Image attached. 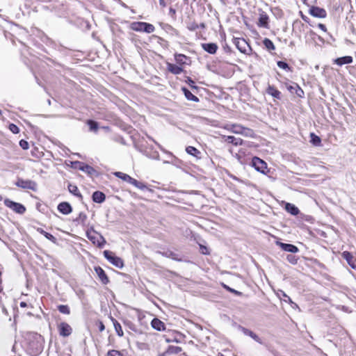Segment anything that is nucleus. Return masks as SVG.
I'll use <instances>...</instances> for the list:
<instances>
[{
	"label": "nucleus",
	"instance_id": "nucleus-24",
	"mask_svg": "<svg viewBox=\"0 0 356 356\" xmlns=\"http://www.w3.org/2000/svg\"><path fill=\"white\" fill-rule=\"evenodd\" d=\"M266 92L275 99H281V92L273 86L269 85L266 89Z\"/></svg>",
	"mask_w": 356,
	"mask_h": 356
},
{
	"label": "nucleus",
	"instance_id": "nucleus-36",
	"mask_svg": "<svg viewBox=\"0 0 356 356\" xmlns=\"http://www.w3.org/2000/svg\"><path fill=\"white\" fill-rule=\"evenodd\" d=\"M263 44L264 45V47H266V49L269 51H273L275 49V47L273 42L268 38H264V40H263Z\"/></svg>",
	"mask_w": 356,
	"mask_h": 356
},
{
	"label": "nucleus",
	"instance_id": "nucleus-45",
	"mask_svg": "<svg viewBox=\"0 0 356 356\" xmlns=\"http://www.w3.org/2000/svg\"><path fill=\"white\" fill-rule=\"evenodd\" d=\"M222 286L224 289H225L227 291H229L236 296H241L242 295V293L238 291H236L231 287H229V286L225 284H222Z\"/></svg>",
	"mask_w": 356,
	"mask_h": 356
},
{
	"label": "nucleus",
	"instance_id": "nucleus-7",
	"mask_svg": "<svg viewBox=\"0 0 356 356\" xmlns=\"http://www.w3.org/2000/svg\"><path fill=\"white\" fill-rule=\"evenodd\" d=\"M4 204L18 214H23L26 211V207L22 204L14 202L10 199H5Z\"/></svg>",
	"mask_w": 356,
	"mask_h": 356
},
{
	"label": "nucleus",
	"instance_id": "nucleus-16",
	"mask_svg": "<svg viewBox=\"0 0 356 356\" xmlns=\"http://www.w3.org/2000/svg\"><path fill=\"white\" fill-rule=\"evenodd\" d=\"M222 138L223 141L227 142L234 145V146L242 145L243 143V140L239 138H235L233 136H222Z\"/></svg>",
	"mask_w": 356,
	"mask_h": 356
},
{
	"label": "nucleus",
	"instance_id": "nucleus-61",
	"mask_svg": "<svg viewBox=\"0 0 356 356\" xmlns=\"http://www.w3.org/2000/svg\"><path fill=\"white\" fill-rule=\"evenodd\" d=\"M19 305L21 307H26L27 306V303L25 302H21Z\"/></svg>",
	"mask_w": 356,
	"mask_h": 356
},
{
	"label": "nucleus",
	"instance_id": "nucleus-14",
	"mask_svg": "<svg viewBox=\"0 0 356 356\" xmlns=\"http://www.w3.org/2000/svg\"><path fill=\"white\" fill-rule=\"evenodd\" d=\"M202 48L210 54H215L218 49V46L214 42L202 43Z\"/></svg>",
	"mask_w": 356,
	"mask_h": 356
},
{
	"label": "nucleus",
	"instance_id": "nucleus-25",
	"mask_svg": "<svg viewBox=\"0 0 356 356\" xmlns=\"http://www.w3.org/2000/svg\"><path fill=\"white\" fill-rule=\"evenodd\" d=\"M167 69L170 72L175 75L179 74L183 72L181 67L169 63L167 64Z\"/></svg>",
	"mask_w": 356,
	"mask_h": 356
},
{
	"label": "nucleus",
	"instance_id": "nucleus-29",
	"mask_svg": "<svg viewBox=\"0 0 356 356\" xmlns=\"http://www.w3.org/2000/svg\"><path fill=\"white\" fill-rule=\"evenodd\" d=\"M186 152L187 154L197 158L200 159L201 158V152L198 150L196 147L193 146H188L186 147Z\"/></svg>",
	"mask_w": 356,
	"mask_h": 356
},
{
	"label": "nucleus",
	"instance_id": "nucleus-41",
	"mask_svg": "<svg viewBox=\"0 0 356 356\" xmlns=\"http://www.w3.org/2000/svg\"><path fill=\"white\" fill-rule=\"evenodd\" d=\"M58 310L64 314H70V310L67 305H60L58 306Z\"/></svg>",
	"mask_w": 356,
	"mask_h": 356
},
{
	"label": "nucleus",
	"instance_id": "nucleus-32",
	"mask_svg": "<svg viewBox=\"0 0 356 356\" xmlns=\"http://www.w3.org/2000/svg\"><path fill=\"white\" fill-rule=\"evenodd\" d=\"M111 321H112V322L113 323V326H114V328H115V330L117 334L119 337H122L124 333H123V331H122V326L120 324V323L117 320L113 318V317L111 318Z\"/></svg>",
	"mask_w": 356,
	"mask_h": 356
},
{
	"label": "nucleus",
	"instance_id": "nucleus-22",
	"mask_svg": "<svg viewBox=\"0 0 356 356\" xmlns=\"http://www.w3.org/2000/svg\"><path fill=\"white\" fill-rule=\"evenodd\" d=\"M153 329L157 331H164L165 330V323L157 318H154L151 322Z\"/></svg>",
	"mask_w": 356,
	"mask_h": 356
},
{
	"label": "nucleus",
	"instance_id": "nucleus-31",
	"mask_svg": "<svg viewBox=\"0 0 356 356\" xmlns=\"http://www.w3.org/2000/svg\"><path fill=\"white\" fill-rule=\"evenodd\" d=\"M37 231L40 234H42L46 238H47L48 240L51 241L52 243H56V241H57L56 238L55 236H54L51 234L45 232L43 229L40 228V227L37 229Z\"/></svg>",
	"mask_w": 356,
	"mask_h": 356
},
{
	"label": "nucleus",
	"instance_id": "nucleus-52",
	"mask_svg": "<svg viewBox=\"0 0 356 356\" xmlns=\"http://www.w3.org/2000/svg\"><path fill=\"white\" fill-rule=\"evenodd\" d=\"M19 145L23 149H28L29 147V143L25 140H21L19 141Z\"/></svg>",
	"mask_w": 356,
	"mask_h": 356
},
{
	"label": "nucleus",
	"instance_id": "nucleus-56",
	"mask_svg": "<svg viewBox=\"0 0 356 356\" xmlns=\"http://www.w3.org/2000/svg\"><path fill=\"white\" fill-rule=\"evenodd\" d=\"M176 14V10L175 8L170 7L169 9V15L172 17H174Z\"/></svg>",
	"mask_w": 356,
	"mask_h": 356
},
{
	"label": "nucleus",
	"instance_id": "nucleus-34",
	"mask_svg": "<svg viewBox=\"0 0 356 356\" xmlns=\"http://www.w3.org/2000/svg\"><path fill=\"white\" fill-rule=\"evenodd\" d=\"M310 143L314 146H320L321 143V139L319 136L316 135L314 133L310 134Z\"/></svg>",
	"mask_w": 356,
	"mask_h": 356
},
{
	"label": "nucleus",
	"instance_id": "nucleus-23",
	"mask_svg": "<svg viewBox=\"0 0 356 356\" xmlns=\"http://www.w3.org/2000/svg\"><path fill=\"white\" fill-rule=\"evenodd\" d=\"M353 57L350 56H345L342 57L337 58L334 60V63L339 65L342 66L345 64H350L353 63Z\"/></svg>",
	"mask_w": 356,
	"mask_h": 356
},
{
	"label": "nucleus",
	"instance_id": "nucleus-10",
	"mask_svg": "<svg viewBox=\"0 0 356 356\" xmlns=\"http://www.w3.org/2000/svg\"><path fill=\"white\" fill-rule=\"evenodd\" d=\"M309 13L317 18H325L327 16V12L324 8L314 6L310 7Z\"/></svg>",
	"mask_w": 356,
	"mask_h": 356
},
{
	"label": "nucleus",
	"instance_id": "nucleus-12",
	"mask_svg": "<svg viewBox=\"0 0 356 356\" xmlns=\"http://www.w3.org/2000/svg\"><path fill=\"white\" fill-rule=\"evenodd\" d=\"M233 42L241 53H246L247 48L250 47L247 42L243 38H234Z\"/></svg>",
	"mask_w": 356,
	"mask_h": 356
},
{
	"label": "nucleus",
	"instance_id": "nucleus-57",
	"mask_svg": "<svg viewBox=\"0 0 356 356\" xmlns=\"http://www.w3.org/2000/svg\"><path fill=\"white\" fill-rule=\"evenodd\" d=\"M316 0H303L304 3H305L308 6L316 3Z\"/></svg>",
	"mask_w": 356,
	"mask_h": 356
},
{
	"label": "nucleus",
	"instance_id": "nucleus-59",
	"mask_svg": "<svg viewBox=\"0 0 356 356\" xmlns=\"http://www.w3.org/2000/svg\"><path fill=\"white\" fill-rule=\"evenodd\" d=\"M300 14H301V17H302V19L305 22L309 23V19L307 16L304 15L302 13V12H300Z\"/></svg>",
	"mask_w": 356,
	"mask_h": 356
},
{
	"label": "nucleus",
	"instance_id": "nucleus-39",
	"mask_svg": "<svg viewBox=\"0 0 356 356\" xmlns=\"http://www.w3.org/2000/svg\"><path fill=\"white\" fill-rule=\"evenodd\" d=\"M241 135L245 137H250V138H254V136H255V134L252 129L248 128V127H243Z\"/></svg>",
	"mask_w": 356,
	"mask_h": 356
},
{
	"label": "nucleus",
	"instance_id": "nucleus-21",
	"mask_svg": "<svg viewBox=\"0 0 356 356\" xmlns=\"http://www.w3.org/2000/svg\"><path fill=\"white\" fill-rule=\"evenodd\" d=\"M92 199L94 202L102 204L106 200V195L102 191H96L92 193Z\"/></svg>",
	"mask_w": 356,
	"mask_h": 356
},
{
	"label": "nucleus",
	"instance_id": "nucleus-51",
	"mask_svg": "<svg viewBox=\"0 0 356 356\" xmlns=\"http://www.w3.org/2000/svg\"><path fill=\"white\" fill-rule=\"evenodd\" d=\"M186 82L190 86L191 88H197V87L195 85L194 81L191 77L187 76Z\"/></svg>",
	"mask_w": 356,
	"mask_h": 356
},
{
	"label": "nucleus",
	"instance_id": "nucleus-43",
	"mask_svg": "<svg viewBox=\"0 0 356 356\" xmlns=\"http://www.w3.org/2000/svg\"><path fill=\"white\" fill-rule=\"evenodd\" d=\"M86 218H87V216L84 213L81 212L79 214V216L74 220V221L77 222L78 223H84Z\"/></svg>",
	"mask_w": 356,
	"mask_h": 356
},
{
	"label": "nucleus",
	"instance_id": "nucleus-54",
	"mask_svg": "<svg viewBox=\"0 0 356 356\" xmlns=\"http://www.w3.org/2000/svg\"><path fill=\"white\" fill-rule=\"evenodd\" d=\"M98 328L99 332H103L105 330V326L102 321L98 322Z\"/></svg>",
	"mask_w": 356,
	"mask_h": 356
},
{
	"label": "nucleus",
	"instance_id": "nucleus-60",
	"mask_svg": "<svg viewBox=\"0 0 356 356\" xmlns=\"http://www.w3.org/2000/svg\"><path fill=\"white\" fill-rule=\"evenodd\" d=\"M159 4L163 8L166 6V2L165 0H159Z\"/></svg>",
	"mask_w": 356,
	"mask_h": 356
},
{
	"label": "nucleus",
	"instance_id": "nucleus-2",
	"mask_svg": "<svg viewBox=\"0 0 356 356\" xmlns=\"http://www.w3.org/2000/svg\"><path fill=\"white\" fill-rule=\"evenodd\" d=\"M131 30L137 32H145L147 33H153L155 30L154 25L147 22H134L131 24Z\"/></svg>",
	"mask_w": 356,
	"mask_h": 356
},
{
	"label": "nucleus",
	"instance_id": "nucleus-40",
	"mask_svg": "<svg viewBox=\"0 0 356 356\" xmlns=\"http://www.w3.org/2000/svg\"><path fill=\"white\" fill-rule=\"evenodd\" d=\"M132 185L142 191L147 190L152 191V189H149L144 183L138 181L136 179L134 181Z\"/></svg>",
	"mask_w": 356,
	"mask_h": 356
},
{
	"label": "nucleus",
	"instance_id": "nucleus-17",
	"mask_svg": "<svg viewBox=\"0 0 356 356\" xmlns=\"http://www.w3.org/2000/svg\"><path fill=\"white\" fill-rule=\"evenodd\" d=\"M225 129H226L227 131L235 134H240L241 135L243 126L239 124H227L225 127Z\"/></svg>",
	"mask_w": 356,
	"mask_h": 356
},
{
	"label": "nucleus",
	"instance_id": "nucleus-35",
	"mask_svg": "<svg viewBox=\"0 0 356 356\" xmlns=\"http://www.w3.org/2000/svg\"><path fill=\"white\" fill-rule=\"evenodd\" d=\"M87 124L89 126V129L90 131L97 132L99 129V124L97 122L93 120H88L87 121Z\"/></svg>",
	"mask_w": 356,
	"mask_h": 356
},
{
	"label": "nucleus",
	"instance_id": "nucleus-18",
	"mask_svg": "<svg viewBox=\"0 0 356 356\" xmlns=\"http://www.w3.org/2000/svg\"><path fill=\"white\" fill-rule=\"evenodd\" d=\"M95 271L104 284H106L109 282L108 277L102 268L100 266H96L95 267Z\"/></svg>",
	"mask_w": 356,
	"mask_h": 356
},
{
	"label": "nucleus",
	"instance_id": "nucleus-53",
	"mask_svg": "<svg viewBox=\"0 0 356 356\" xmlns=\"http://www.w3.org/2000/svg\"><path fill=\"white\" fill-rule=\"evenodd\" d=\"M309 35H310L312 38H314L317 37L320 40L323 41L322 38H321V36L318 35H317L314 31H312V30H311V31L309 32Z\"/></svg>",
	"mask_w": 356,
	"mask_h": 356
},
{
	"label": "nucleus",
	"instance_id": "nucleus-62",
	"mask_svg": "<svg viewBox=\"0 0 356 356\" xmlns=\"http://www.w3.org/2000/svg\"><path fill=\"white\" fill-rule=\"evenodd\" d=\"M283 296H284V298H289V302H292V301H291V300L290 297H289V296H288L286 294H285L284 292H283Z\"/></svg>",
	"mask_w": 356,
	"mask_h": 356
},
{
	"label": "nucleus",
	"instance_id": "nucleus-33",
	"mask_svg": "<svg viewBox=\"0 0 356 356\" xmlns=\"http://www.w3.org/2000/svg\"><path fill=\"white\" fill-rule=\"evenodd\" d=\"M175 59L177 63L179 65H184L186 63V60L188 59V58L181 54H176L175 55Z\"/></svg>",
	"mask_w": 356,
	"mask_h": 356
},
{
	"label": "nucleus",
	"instance_id": "nucleus-3",
	"mask_svg": "<svg viewBox=\"0 0 356 356\" xmlns=\"http://www.w3.org/2000/svg\"><path fill=\"white\" fill-rule=\"evenodd\" d=\"M72 166L75 169H79L86 172V174L91 177L97 176L98 175L97 171L93 167L83 162H81L79 161H74L72 163Z\"/></svg>",
	"mask_w": 356,
	"mask_h": 356
},
{
	"label": "nucleus",
	"instance_id": "nucleus-63",
	"mask_svg": "<svg viewBox=\"0 0 356 356\" xmlns=\"http://www.w3.org/2000/svg\"><path fill=\"white\" fill-rule=\"evenodd\" d=\"M149 139H151L152 140H153V141H154V143H155L159 146V147L161 150H163V148H162V147L161 146V145L158 144V143H157L156 141H154L152 138L149 137Z\"/></svg>",
	"mask_w": 356,
	"mask_h": 356
},
{
	"label": "nucleus",
	"instance_id": "nucleus-49",
	"mask_svg": "<svg viewBox=\"0 0 356 356\" xmlns=\"http://www.w3.org/2000/svg\"><path fill=\"white\" fill-rule=\"evenodd\" d=\"M146 156L153 159H159V154L157 151H152L150 154L146 153Z\"/></svg>",
	"mask_w": 356,
	"mask_h": 356
},
{
	"label": "nucleus",
	"instance_id": "nucleus-5",
	"mask_svg": "<svg viewBox=\"0 0 356 356\" xmlns=\"http://www.w3.org/2000/svg\"><path fill=\"white\" fill-rule=\"evenodd\" d=\"M104 257L113 266L118 268H122L124 266L123 260L114 254L113 252L109 250L104 251Z\"/></svg>",
	"mask_w": 356,
	"mask_h": 356
},
{
	"label": "nucleus",
	"instance_id": "nucleus-9",
	"mask_svg": "<svg viewBox=\"0 0 356 356\" xmlns=\"http://www.w3.org/2000/svg\"><path fill=\"white\" fill-rule=\"evenodd\" d=\"M58 330L59 334L63 337H69L72 332V328L65 322H61L58 325Z\"/></svg>",
	"mask_w": 356,
	"mask_h": 356
},
{
	"label": "nucleus",
	"instance_id": "nucleus-26",
	"mask_svg": "<svg viewBox=\"0 0 356 356\" xmlns=\"http://www.w3.org/2000/svg\"><path fill=\"white\" fill-rule=\"evenodd\" d=\"M181 90L183 91L185 97L189 100L194 102H198L199 98L194 95L188 88L186 87H182Z\"/></svg>",
	"mask_w": 356,
	"mask_h": 356
},
{
	"label": "nucleus",
	"instance_id": "nucleus-44",
	"mask_svg": "<svg viewBox=\"0 0 356 356\" xmlns=\"http://www.w3.org/2000/svg\"><path fill=\"white\" fill-rule=\"evenodd\" d=\"M286 260L291 264H296L298 260V258L293 254H288L286 256Z\"/></svg>",
	"mask_w": 356,
	"mask_h": 356
},
{
	"label": "nucleus",
	"instance_id": "nucleus-58",
	"mask_svg": "<svg viewBox=\"0 0 356 356\" xmlns=\"http://www.w3.org/2000/svg\"><path fill=\"white\" fill-rule=\"evenodd\" d=\"M127 325H128V327H129L131 330H134V331H135V332L136 331V328H135V325H134L132 323H131V322H128V323H127Z\"/></svg>",
	"mask_w": 356,
	"mask_h": 356
},
{
	"label": "nucleus",
	"instance_id": "nucleus-15",
	"mask_svg": "<svg viewBox=\"0 0 356 356\" xmlns=\"http://www.w3.org/2000/svg\"><path fill=\"white\" fill-rule=\"evenodd\" d=\"M277 245H279L284 251L296 253L299 251L297 246L291 243H285L282 242H277Z\"/></svg>",
	"mask_w": 356,
	"mask_h": 356
},
{
	"label": "nucleus",
	"instance_id": "nucleus-46",
	"mask_svg": "<svg viewBox=\"0 0 356 356\" xmlns=\"http://www.w3.org/2000/svg\"><path fill=\"white\" fill-rule=\"evenodd\" d=\"M199 28V25L195 23V22H189L187 24V29L190 31H195L197 29Z\"/></svg>",
	"mask_w": 356,
	"mask_h": 356
},
{
	"label": "nucleus",
	"instance_id": "nucleus-4",
	"mask_svg": "<svg viewBox=\"0 0 356 356\" xmlns=\"http://www.w3.org/2000/svg\"><path fill=\"white\" fill-rule=\"evenodd\" d=\"M251 165L257 172H259L264 175H267V173L269 172V170L267 167V163L264 160L257 156H254L252 159Z\"/></svg>",
	"mask_w": 356,
	"mask_h": 356
},
{
	"label": "nucleus",
	"instance_id": "nucleus-6",
	"mask_svg": "<svg viewBox=\"0 0 356 356\" xmlns=\"http://www.w3.org/2000/svg\"><path fill=\"white\" fill-rule=\"evenodd\" d=\"M233 326L235 327L238 330L243 332L244 335L250 337L256 342H257L260 344L264 343L262 339L256 333H254L252 330H250L239 324H237L236 323H234L233 324Z\"/></svg>",
	"mask_w": 356,
	"mask_h": 356
},
{
	"label": "nucleus",
	"instance_id": "nucleus-42",
	"mask_svg": "<svg viewBox=\"0 0 356 356\" xmlns=\"http://www.w3.org/2000/svg\"><path fill=\"white\" fill-rule=\"evenodd\" d=\"M160 26L166 32H169V31L177 32V31L171 25H170L168 24L160 23Z\"/></svg>",
	"mask_w": 356,
	"mask_h": 356
},
{
	"label": "nucleus",
	"instance_id": "nucleus-30",
	"mask_svg": "<svg viewBox=\"0 0 356 356\" xmlns=\"http://www.w3.org/2000/svg\"><path fill=\"white\" fill-rule=\"evenodd\" d=\"M67 188H68V191L70 193H72V195L79 197L81 200L83 199V196L81 194V193L79 192V188L76 185L69 184Z\"/></svg>",
	"mask_w": 356,
	"mask_h": 356
},
{
	"label": "nucleus",
	"instance_id": "nucleus-50",
	"mask_svg": "<svg viewBox=\"0 0 356 356\" xmlns=\"http://www.w3.org/2000/svg\"><path fill=\"white\" fill-rule=\"evenodd\" d=\"M200 251L202 254L205 255L209 254L210 253L208 248L203 245H200Z\"/></svg>",
	"mask_w": 356,
	"mask_h": 356
},
{
	"label": "nucleus",
	"instance_id": "nucleus-11",
	"mask_svg": "<svg viewBox=\"0 0 356 356\" xmlns=\"http://www.w3.org/2000/svg\"><path fill=\"white\" fill-rule=\"evenodd\" d=\"M268 24H269L268 15L264 10H259V19H258V22H257L258 26L268 29L269 28Z\"/></svg>",
	"mask_w": 356,
	"mask_h": 356
},
{
	"label": "nucleus",
	"instance_id": "nucleus-8",
	"mask_svg": "<svg viewBox=\"0 0 356 356\" xmlns=\"http://www.w3.org/2000/svg\"><path fill=\"white\" fill-rule=\"evenodd\" d=\"M15 185L23 189H29L33 191H36L37 190V184L34 181L29 179L25 180L22 178H18L15 182Z\"/></svg>",
	"mask_w": 356,
	"mask_h": 356
},
{
	"label": "nucleus",
	"instance_id": "nucleus-37",
	"mask_svg": "<svg viewBox=\"0 0 356 356\" xmlns=\"http://www.w3.org/2000/svg\"><path fill=\"white\" fill-rule=\"evenodd\" d=\"M182 349L179 346H169L168 349L166 350L168 355L171 354H178L181 352Z\"/></svg>",
	"mask_w": 356,
	"mask_h": 356
},
{
	"label": "nucleus",
	"instance_id": "nucleus-27",
	"mask_svg": "<svg viewBox=\"0 0 356 356\" xmlns=\"http://www.w3.org/2000/svg\"><path fill=\"white\" fill-rule=\"evenodd\" d=\"M113 174L116 177L121 179L122 180L127 181L131 184H132L134 181L135 180V179L132 178L129 175L123 173L122 172H115Z\"/></svg>",
	"mask_w": 356,
	"mask_h": 356
},
{
	"label": "nucleus",
	"instance_id": "nucleus-1",
	"mask_svg": "<svg viewBox=\"0 0 356 356\" xmlns=\"http://www.w3.org/2000/svg\"><path fill=\"white\" fill-rule=\"evenodd\" d=\"M86 236L94 245L99 248H102L106 243L105 238L92 227L86 231Z\"/></svg>",
	"mask_w": 356,
	"mask_h": 356
},
{
	"label": "nucleus",
	"instance_id": "nucleus-20",
	"mask_svg": "<svg viewBox=\"0 0 356 356\" xmlns=\"http://www.w3.org/2000/svg\"><path fill=\"white\" fill-rule=\"evenodd\" d=\"M287 89L291 93H295L299 97L304 96L303 90L297 83H293L292 85L287 86Z\"/></svg>",
	"mask_w": 356,
	"mask_h": 356
},
{
	"label": "nucleus",
	"instance_id": "nucleus-19",
	"mask_svg": "<svg viewBox=\"0 0 356 356\" xmlns=\"http://www.w3.org/2000/svg\"><path fill=\"white\" fill-rule=\"evenodd\" d=\"M342 257L348 262V265L353 269H356V259H353L350 252L344 251L342 253Z\"/></svg>",
	"mask_w": 356,
	"mask_h": 356
},
{
	"label": "nucleus",
	"instance_id": "nucleus-48",
	"mask_svg": "<svg viewBox=\"0 0 356 356\" xmlns=\"http://www.w3.org/2000/svg\"><path fill=\"white\" fill-rule=\"evenodd\" d=\"M106 356H123V355L119 350H111L108 351Z\"/></svg>",
	"mask_w": 356,
	"mask_h": 356
},
{
	"label": "nucleus",
	"instance_id": "nucleus-13",
	"mask_svg": "<svg viewBox=\"0 0 356 356\" xmlns=\"http://www.w3.org/2000/svg\"><path fill=\"white\" fill-rule=\"evenodd\" d=\"M57 209L60 213L64 215H68L72 211V207L67 202H60L58 204Z\"/></svg>",
	"mask_w": 356,
	"mask_h": 356
},
{
	"label": "nucleus",
	"instance_id": "nucleus-38",
	"mask_svg": "<svg viewBox=\"0 0 356 356\" xmlns=\"http://www.w3.org/2000/svg\"><path fill=\"white\" fill-rule=\"evenodd\" d=\"M277 66H278L280 68H281V69H282V70H285V71H286V72H292V68H291V67L289 65V64H288L286 62H285V61H283V60H278V61L277 62Z\"/></svg>",
	"mask_w": 356,
	"mask_h": 356
},
{
	"label": "nucleus",
	"instance_id": "nucleus-55",
	"mask_svg": "<svg viewBox=\"0 0 356 356\" xmlns=\"http://www.w3.org/2000/svg\"><path fill=\"white\" fill-rule=\"evenodd\" d=\"M318 27L321 30H322L323 31H324V32H326V31H327V28H326L325 25V24H323L319 23V24H318Z\"/></svg>",
	"mask_w": 356,
	"mask_h": 356
},
{
	"label": "nucleus",
	"instance_id": "nucleus-47",
	"mask_svg": "<svg viewBox=\"0 0 356 356\" xmlns=\"http://www.w3.org/2000/svg\"><path fill=\"white\" fill-rule=\"evenodd\" d=\"M8 128H9V130L13 134H16L19 132V127L13 123L10 124Z\"/></svg>",
	"mask_w": 356,
	"mask_h": 356
},
{
	"label": "nucleus",
	"instance_id": "nucleus-28",
	"mask_svg": "<svg viewBox=\"0 0 356 356\" xmlns=\"http://www.w3.org/2000/svg\"><path fill=\"white\" fill-rule=\"evenodd\" d=\"M284 209L288 213L293 216H296L300 212L298 208L296 205L289 202L285 204Z\"/></svg>",
	"mask_w": 356,
	"mask_h": 356
},
{
	"label": "nucleus",
	"instance_id": "nucleus-64",
	"mask_svg": "<svg viewBox=\"0 0 356 356\" xmlns=\"http://www.w3.org/2000/svg\"><path fill=\"white\" fill-rule=\"evenodd\" d=\"M168 355V354L167 351L165 350L163 353L159 354V356H167Z\"/></svg>",
	"mask_w": 356,
	"mask_h": 356
}]
</instances>
